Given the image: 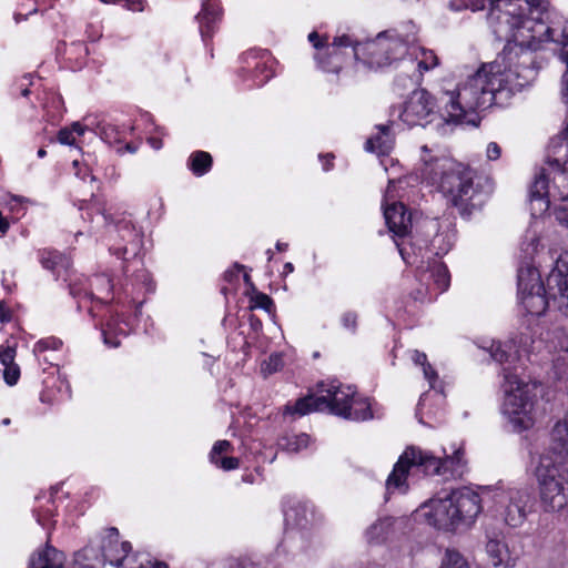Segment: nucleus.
I'll list each match as a JSON object with an SVG mask.
<instances>
[{"mask_svg":"<svg viewBox=\"0 0 568 568\" xmlns=\"http://www.w3.org/2000/svg\"><path fill=\"white\" fill-rule=\"evenodd\" d=\"M17 348L7 346L0 351V362L3 365V379L9 386L18 383L21 372L19 365L16 363Z\"/></svg>","mask_w":568,"mask_h":568,"instance_id":"28","label":"nucleus"},{"mask_svg":"<svg viewBox=\"0 0 568 568\" xmlns=\"http://www.w3.org/2000/svg\"><path fill=\"white\" fill-rule=\"evenodd\" d=\"M356 40L349 34H342L334 37L331 43L322 47L315 53V61L321 70L324 72L338 73L347 60V54L343 49L352 48L354 52Z\"/></svg>","mask_w":568,"mask_h":568,"instance_id":"13","label":"nucleus"},{"mask_svg":"<svg viewBox=\"0 0 568 568\" xmlns=\"http://www.w3.org/2000/svg\"><path fill=\"white\" fill-rule=\"evenodd\" d=\"M518 295L525 311L535 316L545 313L550 301L558 302L559 308L568 314V251L556 261L546 285L534 266L518 270Z\"/></svg>","mask_w":568,"mask_h":568,"instance_id":"3","label":"nucleus"},{"mask_svg":"<svg viewBox=\"0 0 568 568\" xmlns=\"http://www.w3.org/2000/svg\"><path fill=\"white\" fill-rule=\"evenodd\" d=\"M357 314L355 312H346L343 314L341 321L344 328L355 333L357 327Z\"/></svg>","mask_w":568,"mask_h":568,"instance_id":"45","label":"nucleus"},{"mask_svg":"<svg viewBox=\"0 0 568 568\" xmlns=\"http://www.w3.org/2000/svg\"><path fill=\"white\" fill-rule=\"evenodd\" d=\"M308 41L316 49V52H318L320 49H322V47L327 44V38H325L324 41H322L320 34L316 31H313L308 34Z\"/></svg>","mask_w":568,"mask_h":568,"instance_id":"51","label":"nucleus"},{"mask_svg":"<svg viewBox=\"0 0 568 568\" xmlns=\"http://www.w3.org/2000/svg\"><path fill=\"white\" fill-rule=\"evenodd\" d=\"M109 233L116 235L124 242L123 246L113 244L110 247L113 254L119 257H125L126 254L136 256L143 244V236L129 220H121L114 225H109Z\"/></svg>","mask_w":568,"mask_h":568,"instance_id":"19","label":"nucleus"},{"mask_svg":"<svg viewBox=\"0 0 568 568\" xmlns=\"http://www.w3.org/2000/svg\"><path fill=\"white\" fill-rule=\"evenodd\" d=\"M410 358L416 365H420L423 367L425 378L428 381L430 388L435 389V383L438 378V375L436 371L427 362L426 354L415 349L412 351Z\"/></svg>","mask_w":568,"mask_h":568,"instance_id":"34","label":"nucleus"},{"mask_svg":"<svg viewBox=\"0 0 568 568\" xmlns=\"http://www.w3.org/2000/svg\"><path fill=\"white\" fill-rule=\"evenodd\" d=\"M276 248L277 251L282 252V251H285L287 248V244L285 243H281V242H277L276 243Z\"/></svg>","mask_w":568,"mask_h":568,"instance_id":"61","label":"nucleus"},{"mask_svg":"<svg viewBox=\"0 0 568 568\" xmlns=\"http://www.w3.org/2000/svg\"><path fill=\"white\" fill-rule=\"evenodd\" d=\"M552 156L530 187L532 210L539 213L547 211L551 201H568V155Z\"/></svg>","mask_w":568,"mask_h":568,"instance_id":"9","label":"nucleus"},{"mask_svg":"<svg viewBox=\"0 0 568 568\" xmlns=\"http://www.w3.org/2000/svg\"><path fill=\"white\" fill-rule=\"evenodd\" d=\"M479 495L463 487L445 497L432 498L420 506V516L433 527L453 531L469 526L481 511Z\"/></svg>","mask_w":568,"mask_h":568,"instance_id":"6","label":"nucleus"},{"mask_svg":"<svg viewBox=\"0 0 568 568\" xmlns=\"http://www.w3.org/2000/svg\"><path fill=\"white\" fill-rule=\"evenodd\" d=\"M549 150L552 155L568 156V119L566 128L561 134L551 140Z\"/></svg>","mask_w":568,"mask_h":568,"instance_id":"38","label":"nucleus"},{"mask_svg":"<svg viewBox=\"0 0 568 568\" xmlns=\"http://www.w3.org/2000/svg\"><path fill=\"white\" fill-rule=\"evenodd\" d=\"M453 236L448 234H437L432 240V247L435 250L436 255L446 254L453 246Z\"/></svg>","mask_w":568,"mask_h":568,"instance_id":"40","label":"nucleus"},{"mask_svg":"<svg viewBox=\"0 0 568 568\" xmlns=\"http://www.w3.org/2000/svg\"><path fill=\"white\" fill-rule=\"evenodd\" d=\"M284 268H285V271H287V272H293L294 266H293V264H292V263H290V262H288V263H286V264L284 265Z\"/></svg>","mask_w":568,"mask_h":568,"instance_id":"64","label":"nucleus"},{"mask_svg":"<svg viewBox=\"0 0 568 568\" xmlns=\"http://www.w3.org/2000/svg\"><path fill=\"white\" fill-rule=\"evenodd\" d=\"M232 450V444L229 440H217L210 453V460L212 464L217 465L219 464V457H222L221 455L223 453H229Z\"/></svg>","mask_w":568,"mask_h":568,"instance_id":"44","label":"nucleus"},{"mask_svg":"<svg viewBox=\"0 0 568 568\" xmlns=\"http://www.w3.org/2000/svg\"><path fill=\"white\" fill-rule=\"evenodd\" d=\"M251 75L253 85L261 87L273 77V71L266 60L260 59L255 62L254 70Z\"/></svg>","mask_w":568,"mask_h":568,"instance_id":"36","label":"nucleus"},{"mask_svg":"<svg viewBox=\"0 0 568 568\" xmlns=\"http://www.w3.org/2000/svg\"><path fill=\"white\" fill-rule=\"evenodd\" d=\"M439 568H470V566L460 552L454 549H447Z\"/></svg>","mask_w":568,"mask_h":568,"instance_id":"37","label":"nucleus"},{"mask_svg":"<svg viewBox=\"0 0 568 568\" xmlns=\"http://www.w3.org/2000/svg\"><path fill=\"white\" fill-rule=\"evenodd\" d=\"M534 53L520 47H505L497 59L484 64L456 92L446 93L443 118L459 123L468 112L493 105L504 106L536 78Z\"/></svg>","mask_w":568,"mask_h":568,"instance_id":"1","label":"nucleus"},{"mask_svg":"<svg viewBox=\"0 0 568 568\" xmlns=\"http://www.w3.org/2000/svg\"><path fill=\"white\" fill-rule=\"evenodd\" d=\"M64 555L58 549L47 546L30 559L32 568H63Z\"/></svg>","mask_w":568,"mask_h":568,"instance_id":"27","label":"nucleus"},{"mask_svg":"<svg viewBox=\"0 0 568 568\" xmlns=\"http://www.w3.org/2000/svg\"><path fill=\"white\" fill-rule=\"evenodd\" d=\"M439 64V59L433 50L425 49L415 43L409 49L408 60L406 64V74L396 75L394 85L399 90L412 88L419 84L424 73L433 70Z\"/></svg>","mask_w":568,"mask_h":568,"instance_id":"11","label":"nucleus"},{"mask_svg":"<svg viewBox=\"0 0 568 568\" xmlns=\"http://www.w3.org/2000/svg\"><path fill=\"white\" fill-rule=\"evenodd\" d=\"M420 160L422 179L436 185L463 217L483 207L486 196L479 183H475L474 170L449 156L433 154L427 145L422 146Z\"/></svg>","mask_w":568,"mask_h":568,"instance_id":"2","label":"nucleus"},{"mask_svg":"<svg viewBox=\"0 0 568 568\" xmlns=\"http://www.w3.org/2000/svg\"><path fill=\"white\" fill-rule=\"evenodd\" d=\"M64 53L69 60H75L77 65L80 67L88 55L89 50L83 42H73L65 49Z\"/></svg>","mask_w":568,"mask_h":568,"instance_id":"39","label":"nucleus"},{"mask_svg":"<svg viewBox=\"0 0 568 568\" xmlns=\"http://www.w3.org/2000/svg\"><path fill=\"white\" fill-rule=\"evenodd\" d=\"M435 100L425 89L414 90L403 104L399 114L408 126L424 125L434 114Z\"/></svg>","mask_w":568,"mask_h":568,"instance_id":"14","label":"nucleus"},{"mask_svg":"<svg viewBox=\"0 0 568 568\" xmlns=\"http://www.w3.org/2000/svg\"><path fill=\"white\" fill-rule=\"evenodd\" d=\"M466 460L463 448H457L453 455L445 454L444 458L417 446H408L388 475L385 488L386 495L406 494L409 488L408 477L412 469L427 476H440L445 480L462 477L465 473Z\"/></svg>","mask_w":568,"mask_h":568,"instance_id":"4","label":"nucleus"},{"mask_svg":"<svg viewBox=\"0 0 568 568\" xmlns=\"http://www.w3.org/2000/svg\"><path fill=\"white\" fill-rule=\"evenodd\" d=\"M58 141L64 145H73L75 143L73 131L70 128L61 129L58 133Z\"/></svg>","mask_w":568,"mask_h":568,"instance_id":"47","label":"nucleus"},{"mask_svg":"<svg viewBox=\"0 0 568 568\" xmlns=\"http://www.w3.org/2000/svg\"><path fill=\"white\" fill-rule=\"evenodd\" d=\"M498 503L503 510L500 516L510 527L520 526L527 516V505L530 501V494L527 488H508L501 490L497 495Z\"/></svg>","mask_w":568,"mask_h":568,"instance_id":"12","label":"nucleus"},{"mask_svg":"<svg viewBox=\"0 0 568 568\" xmlns=\"http://www.w3.org/2000/svg\"><path fill=\"white\" fill-rule=\"evenodd\" d=\"M560 348L565 349L568 353V339L559 343Z\"/></svg>","mask_w":568,"mask_h":568,"instance_id":"62","label":"nucleus"},{"mask_svg":"<svg viewBox=\"0 0 568 568\" xmlns=\"http://www.w3.org/2000/svg\"><path fill=\"white\" fill-rule=\"evenodd\" d=\"M314 519L313 509L307 503L288 499L284 506L285 538L284 542L293 540L301 535L300 529L307 528Z\"/></svg>","mask_w":568,"mask_h":568,"instance_id":"17","label":"nucleus"},{"mask_svg":"<svg viewBox=\"0 0 568 568\" xmlns=\"http://www.w3.org/2000/svg\"><path fill=\"white\" fill-rule=\"evenodd\" d=\"M70 130L73 131V134L77 133L78 135H82L84 133V131H85L84 126L81 123H79V122H74L71 125Z\"/></svg>","mask_w":568,"mask_h":568,"instance_id":"55","label":"nucleus"},{"mask_svg":"<svg viewBox=\"0 0 568 568\" xmlns=\"http://www.w3.org/2000/svg\"><path fill=\"white\" fill-rule=\"evenodd\" d=\"M488 352L491 358L500 364L509 362L515 356L514 346L510 343L491 342Z\"/></svg>","mask_w":568,"mask_h":568,"instance_id":"35","label":"nucleus"},{"mask_svg":"<svg viewBox=\"0 0 568 568\" xmlns=\"http://www.w3.org/2000/svg\"><path fill=\"white\" fill-rule=\"evenodd\" d=\"M550 445L544 454L557 460H568V413L556 420L549 433Z\"/></svg>","mask_w":568,"mask_h":568,"instance_id":"22","label":"nucleus"},{"mask_svg":"<svg viewBox=\"0 0 568 568\" xmlns=\"http://www.w3.org/2000/svg\"><path fill=\"white\" fill-rule=\"evenodd\" d=\"M285 440H286L285 448L288 452L297 453L301 449L306 448L310 445L311 437L307 434L302 433L298 435H293L291 437H287Z\"/></svg>","mask_w":568,"mask_h":568,"instance_id":"41","label":"nucleus"},{"mask_svg":"<svg viewBox=\"0 0 568 568\" xmlns=\"http://www.w3.org/2000/svg\"><path fill=\"white\" fill-rule=\"evenodd\" d=\"M486 552L494 568H510L515 566L506 542L499 539H489L486 544Z\"/></svg>","mask_w":568,"mask_h":568,"instance_id":"25","label":"nucleus"},{"mask_svg":"<svg viewBox=\"0 0 568 568\" xmlns=\"http://www.w3.org/2000/svg\"><path fill=\"white\" fill-rule=\"evenodd\" d=\"M505 398L501 412L515 432L531 428L536 422V385L525 383L504 368Z\"/></svg>","mask_w":568,"mask_h":568,"instance_id":"8","label":"nucleus"},{"mask_svg":"<svg viewBox=\"0 0 568 568\" xmlns=\"http://www.w3.org/2000/svg\"><path fill=\"white\" fill-rule=\"evenodd\" d=\"M216 466L223 470H233L240 466V460L236 457H219Z\"/></svg>","mask_w":568,"mask_h":568,"instance_id":"46","label":"nucleus"},{"mask_svg":"<svg viewBox=\"0 0 568 568\" xmlns=\"http://www.w3.org/2000/svg\"><path fill=\"white\" fill-rule=\"evenodd\" d=\"M385 222L396 237L400 239L402 242L395 240L396 246L405 260L404 239L409 234L412 229L410 214L407 215L406 207L403 203H393L384 209Z\"/></svg>","mask_w":568,"mask_h":568,"instance_id":"20","label":"nucleus"},{"mask_svg":"<svg viewBox=\"0 0 568 568\" xmlns=\"http://www.w3.org/2000/svg\"><path fill=\"white\" fill-rule=\"evenodd\" d=\"M61 346H62V341L57 337L51 336V337H47V338H42V339L38 341L34 344L33 353L36 355H39L48 349H52V351L60 349Z\"/></svg>","mask_w":568,"mask_h":568,"instance_id":"42","label":"nucleus"},{"mask_svg":"<svg viewBox=\"0 0 568 568\" xmlns=\"http://www.w3.org/2000/svg\"><path fill=\"white\" fill-rule=\"evenodd\" d=\"M45 155H47V151L44 149L41 148L38 150V156L40 159L44 158Z\"/></svg>","mask_w":568,"mask_h":568,"instance_id":"63","label":"nucleus"},{"mask_svg":"<svg viewBox=\"0 0 568 568\" xmlns=\"http://www.w3.org/2000/svg\"><path fill=\"white\" fill-rule=\"evenodd\" d=\"M58 383H59L58 388H59V392L61 393V396L59 399L60 400L69 399L71 397V389H70V385H69L68 381L59 378Z\"/></svg>","mask_w":568,"mask_h":568,"instance_id":"50","label":"nucleus"},{"mask_svg":"<svg viewBox=\"0 0 568 568\" xmlns=\"http://www.w3.org/2000/svg\"><path fill=\"white\" fill-rule=\"evenodd\" d=\"M321 395H307L293 405L285 406V414L304 416L312 412H329L333 415L351 420L373 418L371 403L357 395L355 387L343 385L338 381L318 384Z\"/></svg>","mask_w":568,"mask_h":568,"instance_id":"5","label":"nucleus"},{"mask_svg":"<svg viewBox=\"0 0 568 568\" xmlns=\"http://www.w3.org/2000/svg\"><path fill=\"white\" fill-rule=\"evenodd\" d=\"M36 517H37L38 524H40L42 527H45L44 517L40 514H36Z\"/></svg>","mask_w":568,"mask_h":568,"instance_id":"60","label":"nucleus"},{"mask_svg":"<svg viewBox=\"0 0 568 568\" xmlns=\"http://www.w3.org/2000/svg\"><path fill=\"white\" fill-rule=\"evenodd\" d=\"M21 87H22V88H21V95H22V97H28V95H29V93H30V90H29L28 85H27V84H26V85H24V84H21Z\"/></svg>","mask_w":568,"mask_h":568,"instance_id":"59","label":"nucleus"},{"mask_svg":"<svg viewBox=\"0 0 568 568\" xmlns=\"http://www.w3.org/2000/svg\"><path fill=\"white\" fill-rule=\"evenodd\" d=\"M428 397H429V395L426 393L422 395L419 403H418V413H422L423 409L425 408L426 400L428 399Z\"/></svg>","mask_w":568,"mask_h":568,"instance_id":"56","label":"nucleus"},{"mask_svg":"<svg viewBox=\"0 0 568 568\" xmlns=\"http://www.w3.org/2000/svg\"><path fill=\"white\" fill-rule=\"evenodd\" d=\"M110 539L102 546V557L99 558L93 548H85L75 554L71 568H115L116 554L119 552L118 540H112V536H118V529H110Z\"/></svg>","mask_w":568,"mask_h":568,"instance_id":"16","label":"nucleus"},{"mask_svg":"<svg viewBox=\"0 0 568 568\" xmlns=\"http://www.w3.org/2000/svg\"><path fill=\"white\" fill-rule=\"evenodd\" d=\"M87 280L77 278L71 280L69 287L70 294L75 297L97 298L100 302H109L112 300L113 284L112 280L106 274L95 275L90 280L89 290L85 287Z\"/></svg>","mask_w":568,"mask_h":568,"instance_id":"18","label":"nucleus"},{"mask_svg":"<svg viewBox=\"0 0 568 568\" xmlns=\"http://www.w3.org/2000/svg\"><path fill=\"white\" fill-rule=\"evenodd\" d=\"M283 357L278 353H273L262 364V372L266 375L278 372L283 367Z\"/></svg>","mask_w":568,"mask_h":568,"instance_id":"43","label":"nucleus"},{"mask_svg":"<svg viewBox=\"0 0 568 568\" xmlns=\"http://www.w3.org/2000/svg\"><path fill=\"white\" fill-rule=\"evenodd\" d=\"M149 143L151 144V146L155 150H159L162 148V142L161 140L156 139V138H150L149 139Z\"/></svg>","mask_w":568,"mask_h":568,"instance_id":"57","label":"nucleus"},{"mask_svg":"<svg viewBox=\"0 0 568 568\" xmlns=\"http://www.w3.org/2000/svg\"><path fill=\"white\" fill-rule=\"evenodd\" d=\"M125 335L126 329L120 325L118 318H111L102 328L104 344L109 347H119L121 344V336Z\"/></svg>","mask_w":568,"mask_h":568,"instance_id":"31","label":"nucleus"},{"mask_svg":"<svg viewBox=\"0 0 568 568\" xmlns=\"http://www.w3.org/2000/svg\"><path fill=\"white\" fill-rule=\"evenodd\" d=\"M120 2H124V4L133 11H142V0H120Z\"/></svg>","mask_w":568,"mask_h":568,"instance_id":"54","label":"nucleus"},{"mask_svg":"<svg viewBox=\"0 0 568 568\" xmlns=\"http://www.w3.org/2000/svg\"><path fill=\"white\" fill-rule=\"evenodd\" d=\"M255 306L268 311L273 306L272 298L264 294L257 293L254 297Z\"/></svg>","mask_w":568,"mask_h":568,"instance_id":"48","label":"nucleus"},{"mask_svg":"<svg viewBox=\"0 0 568 568\" xmlns=\"http://www.w3.org/2000/svg\"><path fill=\"white\" fill-rule=\"evenodd\" d=\"M118 549L115 568H168L163 562L152 564L139 555H130L131 546L129 542H119Z\"/></svg>","mask_w":568,"mask_h":568,"instance_id":"24","label":"nucleus"},{"mask_svg":"<svg viewBox=\"0 0 568 568\" xmlns=\"http://www.w3.org/2000/svg\"><path fill=\"white\" fill-rule=\"evenodd\" d=\"M556 220L568 229V207L559 206L555 210Z\"/></svg>","mask_w":568,"mask_h":568,"instance_id":"49","label":"nucleus"},{"mask_svg":"<svg viewBox=\"0 0 568 568\" xmlns=\"http://www.w3.org/2000/svg\"><path fill=\"white\" fill-rule=\"evenodd\" d=\"M222 18V8L219 0H205L196 16L202 40L206 42L212 38Z\"/></svg>","mask_w":568,"mask_h":568,"instance_id":"21","label":"nucleus"},{"mask_svg":"<svg viewBox=\"0 0 568 568\" xmlns=\"http://www.w3.org/2000/svg\"><path fill=\"white\" fill-rule=\"evenodd\" d=\"M354 58L357 69L379 71L389 68V60L385 55L384 38L381 32L374 39L365 42L356 40Z\"/></svg>","mask_w":568,"mask_h":568,"instance_id":"15","label":"nucleus"},{"mask_svg":"<svg viewBox=\"0 0 568 568\" xmlns=\"http://www.w3.org/2000/svg\"><path fill=\"white\" fill-rule=\"evenodd\" d=\"M422 280L430 281L427 284V291L425 293L418 292V296L415 300L424 302L427 298V294L430 292L443 293L450 284V276L446 265L439 262H434L429 268L420 274Z\"/></svg>","mask_w":568,"mask_h":568,"instance_id":"23","label":"nucleus"},{"mask_svg":"<svg viewBox=\"0 0 568 568\" xmlns=\"http://www.w3.org/2000/svg\"><path fill=\"white\" fill-rule=\"evenodd\" d=\"M393 519L382 518L371 525L365 532L366 540L369 544L384 542L393 531Z\"/></svg>","mask_w":568,"mask_h":568,"instance_id":"30","label":"nucleus"},{"mask_svg":"<svg viewBox=\"0 0 568 568\" xmlns=\"http://www.w3.org/2000/svg\"><path fill=\"white\" fill-rule=\"evenodd\" d=\"M187 165L194 175L202 176L210 171L212 156L207 152L195 151L190 155Z\"/></svg>","mask_w":568,"mask_h":568,"instance_id":"32","label":"nucleus"},{"mask_svg":"<svg viewBox=\"0 0 568 568\" xmlns=\"http://www.w3.org/2000/svg\"><path fill=\"white\" fill-rule=\"evenodd\" d=\"M12 320V313L8 306L4 305V303H0V322L1 323H9Z\"/></svg>","mask_w":568,"mask_h":568,"instance_id":"53","label":"nucleus"},{"mask_svg":"<svg viewBox=\"0 0 568 568\" xmlns=\"http://www.w3.org/2000/svg\"><path fill=\"white\" fill-rule=\"evenodd\" d=\"M394 143V138L390 132V125H377V133L371 136L365 144V150L368 152H376L378 154L388 153Z\"/></svg>","mask_w":568,"mask_h":568,"instance_id":"26","label":"nucleus"},{"mask_svg":"<svg viewBox=\"0 0 568 568\" xmlns=\"http://www.w3.org/2000/svg\"><path fill=\"white\" fill-rule=\"evenodd\" d=\"M381 34L384 38L385 55L389 60V68L403 64L406 69L409 49L418 43L416 24L407 21L396 28L382 31Z\"/></svg>","mask_w":568,"mask_h":568,"instance_id":"10","label":"nucleus"},{"mask_svg":"<svg viewBox=\"0 0 568 568\" xmlns=\"http://www.w3.org/2000/svg\"><path fill=\"white\" fill-rule=\"evenodd\" d=\"M534 475L544 510L562 509L568 503V460H557L550 454H541Z\"/></svg>","mask_w":568,"mask_h":568,"instance_id":"7","label":"nucleus"},{"mask_svg":"<svg viewBox=\"0 0 568 568\" xmlns=\"http://www.w3.org/2000/svg\"><path fill=\"white\" fill-rule=\"evenodd\" d=\"M41 265L50 271H57L58 267H68L69 261L58 251L44 250L40 253Z\"/></svg>","mask_w":568,"mask_h":568,"instance_id":"33","label":"nucleus"},{"mask_svg":"<svg viewBox=\"0 0 568 568\" xmlns=\"http://www.w3.org/2000/svg\"><path fill=\"white\" fill-rule=\"evenodd\" d=\"M551 30H552V33H551L552 39L545 38L541 40V42L554 41V42L559 43L562 47L561 58L565 61V63L567 64V71L562 75V94L565 98L568 99V21H566L565 24L562 26V28L560 30V34H558L557 29L551 28Z\"/></svg>","mask_w":568,"mask_h":568,"instance_id":"29","label":"nucleus"},{"mask_svg":"<svg viewBox=\"0 0 568 568\" xmlns=\"http://www.w3.org/2000/svg\"><path fill=\"white\" fill-rule=\"evenodd\" d=\"M500 146L496 142H490L487 145L486 153L489 160H497L500 156Z\"/></svg>","mask_w":568,"mask_h":568,"instance_id":"52","label":"nucleus"},{"mask_svg":"<svg viewBox=\"0 0 568 568\" xmlns=\"http://www.w3.org/2000/svg\"><path fill=\"white\" fill-rule=\"evenodd\" d=\"M324 159H327V160L323 163V169L325 171H328L332 166V160L334 159V155L327 154Z\"/></svg>","mask_w":568,"mask_h":568,"instance_id":"58","label":"nucleus"}]
</instances>
